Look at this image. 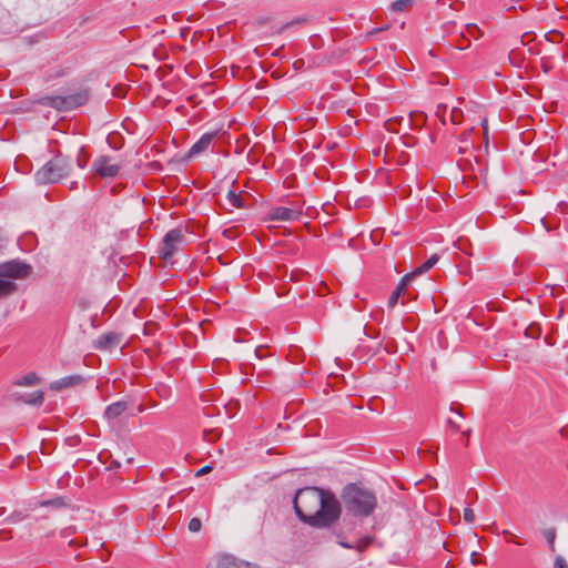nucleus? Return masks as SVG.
I'll use <instances>...</instances> for the list:
<instances>
[{
  "mask_svg": "<svg viewBox=\"0 0 568 568\" xmlns=\"http://www.w3.org/2000/svg\"><path fill=\"white\" fill-rule=\"evenodd\" d=\"M293 504L297 517L316 528L329 527L341 516L337 498L331 491L317 487L300 489Z\"/></svg>",
  "mask_w": 568,
  "mask_h": 568,
  "instance_id": "obj_1",
  "label": "nucleus"
},
{
  "mask_svg": "<svg viewBox=\"0 0 568 568\" xmlns=\"http://www.w3.org/2000/svg\"><path fill=\"white\" fill-rule=\"evenodd\" d=\"M342 500L345 509L358 517H368L377 505L376 497L372 491L355 484H349L344 488Z\"/></svg>",
  "mask_w": 568,
  "mask_h": 568,
  "instance_id": "obj_2",
  "label": "nucleus"
},
{
  "mask_svg": "<svg viewBox=\"0 0 568 568\" xmlns=\"http://www.w3.org/2000/svg\"><path fill=\"white\" fill-rule=\"evenodd\" d=\"M32 268L29 264L18 260L0 264V298H4L17 291L14 280H21L30 275Z\"/></svg>",
  "mask_w": 568,
  "mask_h": 568,
  "instance_id": "obj_3",
  "label": "nucleus"
},
{
  "mask_svg": "<svg viewBox=\"0 0 568 568\" xmlns=\"http://www.w3.org/2000/svg\"><path fill=\"white\" fill-rule=\"evenodd\" d=\"M71 170V160L62 155H57L36 173V180L42 184L55 183L68 176Z\"/></svg>",
  "mask_w": 568,
  "mask_h": 568,
  "instance_id": "obj_4",
  "label": "nucleus"
},
{
  "mask_svg": "<svg viewBox=\"0 0 568 568\" xmlns=\"http://www.w3.org/2000/svg\"><path fill=\"white\" fill-rule=\"evenodd\" d=\"M184 243L185 234L181 229H173L169 231L162 241L160 248L161 257L170 260Z\"/></svg>",
  "mask_w": 568,
  "mask_h": 568,
  "instance_id": "obj_5",
  "label": "nucleus"
},
{
  "mask_svg": "<svg viewBox=\"0 0 568 568\" xmlns=\"http://www.w3.org/2000/svg\"><path fill=\"white\" fill-rule=\"evenodd\" d=\"M87 101L88 94L83 91L65 97H54L51 105L60 111H67L83 105Z\"/></svg>",
  "mask_w": 568,
  "mask_h": 568,
  "instance_id": "obj_6",
  "label": "nucleus"
},
{
  "mask_svg": "<svg viewBox=\"0 0 568 568\" xmlns=\"http://www.w3.org/2000/svg\"><path fill=\"white\" fill-rule=\"evenodd\" d=\"M94 172L101 178H113L118 174L120 166L111 162L108 156H100L92 164Z\"/></svg>",
  "mask_w": 568,
  "mask_h": 568,
  "instance_id": "obj_7",
  "label": "nucleus"
},
{
  "mask_svg": "<svg viewBox=\"0 0 568 568\" xmlns=\"http://www.w3.org/2000/svg\"><path fill=\"white\" fill-rule=\"evenodd\" d=\"M122 342V335L115 332L102 334L94 342V347L101 351H109L118 347Z\"/></svg>",
  "mask_w": 568,
  "mask_h": 568,
  "instance_id": "obj_8",
  "label": "nucleus"
},
{
  "mask_svg": "<svg viewBox=\"0 0 568 568\" xmlns=\"http://www.w3.org/2000/svg\"><path fill=\"white\" fill-rule=\"evenodd\" d=\"M300 215L298 211L284 206L274 207L270 212V219L274 221H295Z\"/></svg>",
  "mask_w": 568,
  "mask_h": 568,
  "instance_id": "obj_9",
  "label": "nucleus"
},
{
  "mask_svg": "<svg viewBox=\"0 0 568 568\" xmlns=\"http://www.w3.org/2000/svg\"><path fill=\"white\" fill-rule=\"evenodd\" d=\"M214 139V133L203 134L190 149L187 156L194 158L205 152Z\"/></svg>",
  "mask_w": 568,
  "mask_h": 568,
  "instance_id": "obj_10",
  "label": "nucleus"
},
{
  "mask_svg": "<svg viewBox=\"0 0 568 568\" xmlns=\"http://www.w3.org/2000/svg\"><path fill=\"white\" fill-rule=\"evenodd\" d=\"M414 278V274H407L405 275L399 283L396 285L394 291L392 292L389 298H388V307L393 308L397 302L398 298L403 295L405 290L407 288L409 282Z\"/></svg>",
  "mask_w": 568,
  "mask_h": 568,
  "instance_id": "obj_11",
  "label": "nucleus"
},
{
  "mask_svg": "<svg viewBox=\"0 0 568 568\" xmlns=\"http://www.w3.org/2000/svg\"><path fill=\"white\" fill-rule=\"evenodd\" d=\"M83 377L81 375H69L59 378L50 384L52 390H62L82 383Z\"/></svg>",
  "mask_w": 568,
  "mask_h": 568,
  "instance_id": "obj_12",
  "label": "nucleus"
},
{
  "mask_svg": "<svg viewBox=\"0 0 568 568\" xmlns=\"http://www.w3.org/2000/svg\"><path fill=\"white\" fill-rule=\"evenodd\" d=\"M128 408V405L123 400L115 402L105 408L104 416L109 422L116 419Z\"/></svg>",
  "mask_w": 568,
  "mask_h": 568,
  "instance_id": "obj_13",
  "label": "nucleus"
},
{
  "mask_svg": "<svg viewBox=\"0 0 568 568\" xmlns=\"http://www.w3.org/2000/svg\"><path fill=\"white\" fill-rule=\"evenodd\" d=\"M23 403L39 406L43 403V392L36 390L33 393L27 394L26 396L19 397Z\"/></svg>",
  "mask_w": 568,
  "mask_h": 568,
  "instance_id": "obj_14",
  "label": "nucleus"
},
{
  "mask_svg": "<svg viewBox=\"0 0 568 568\" xmlns=\"http://www.w3.org/2000/svg\"><path fill=\"white\" fill-rule=\"evenodd\" d=\"M216 568H240V566L233 556L223 555L217 558Z\"/></svg>",
  "mask_w": 568,
  "mask_h": 568,
  "instance_id": "obj_15",
  "label": "nucleus"
},
{
  "mask_svg": "<svg viewBox=\"0 0 568 568\" xmlns=\"http://www.w3.org/2000/svg\"><path fill=\"white\" fill-rule=\"evenodd\" d=\"M437 262H438V256L437 255H432L427 261H425L420 266H418L410 274H414V277H415L416 275L426 273L430 268H433Z\"/></svg>",
  "mask_w": 568,
  "mask_h": 568,
  "instance_id": "obj_16",
  "label": "nucleus"
},
{
  "mask_svg": "<svg viewBox=\"0 0 568 568\" xmlns=\"http://www.w3.org/2000/svg\"><path fill=\"white\" fill-rule=\"evenodd\" d=\"M39 381H40V378L38 377V375L36 373H29V374L24 375L23 377H21L19 381H17L16 385L33 386V385L38 384Z\"/></svg>",
  "mask_w": 568,
  "mask_h": 568,
  "instance_id": "obj_17",
  "label": "nucleus"
},
{
  "mask_svg": "<svg viewBox=\"0 0 568 568\" xmlns=\"http://www.w3.org/2000/svg\"><path fill=\"white\" fill-rule=\"evenodd\" d=\"M542 536L547 540L549 549L551 551H555V539H556V536H557L556 529L554 527L545 528L542 530Z\"/></svg>",
  "mask_w": 568,
  "mask_h": 568,
  "instance_id": "obj_18",
  "label": "nucleus"
},
{
  "mask_svg": "<svg viewBox=\"0 0 568 568\" xmlns=\"http://www.w3.org/2000/svg\"><path fill=\"white\" fill-rule=\"evenodd\" d=\"M413 0H396L392 3L394 12H402L413 4Z\"/></svg>",
  "mask_w": 568,
  "mask_h": 568,
  "instance_id": "obj_19",
  "label": "nucleus"
},
{
  "mask_svg": "<svg viewBox=\"0 0 568 568\" xmlns=\"http://www.w3.org/2000/svg\"><path fill=\"white\" fill-rule=\"evenodd\" d=\"M26 519V515L21 510H14L12 514H10L6 519L4 523L7 524H17L19 521H22Z\"/></svg>",
  "mask_w": 568,
  "mask_h": 568,
  "instance_id": "obj_20",
  "label": "nucleus"
},
{
  "mask_svg": "<svg viewBox=\"0 0 568 568\" xmlns=\"http://www.w3.org/2000/svg\"><path fill=\"white\" fill-rule=\"evenodd\" d=\"M372 537H364L355 544L354 549H356L358 552H362L372 544Z\"/></svg>",
  "mask_w": 568,
  "mask_h": 568,
  "instance_id": "obj_21",
  "label": "nucleus"
},
{
  "mask_svg": "<svg viewBox=\"0 0 568 568\" xmlns=\"http://www.w3.org/2000/svg\"><path fill=\"white\" fill-rule=\"evenodd\" d=\"M64 504L61 498L49 499L40 503L41 507H61Z\"/></svg>",
  "mask_w": 568,
  "mask_h": 568,
  "instance_id": "obj_22",
  "label": "nucleus"
},
{
  "mask_svg": "<svg viewBox=\"0 0 568 568\" xmlns=\"http://www.w3.org/2000/svg\"><path fill=\"white\" fill-rule=\"evenodd\" d=\"M201 527H202V523L199 518H192L189 523V530L192 532L200 531Z\"/></svg>",
  "mask_w": 568,
  "mask_h": 568,
  "instance_id": "obj_23",
  "label": "nucleus"
},
{
  "mask_svg": "<svg viewBox=\"0 0 568 568\" xmlns=\"http://www.w3.org/2000/svg\"><path fill=\"white\" fill-rule=\"evenodd\" d=\"M229 199L233 206H236V207L242 206L241 197L239 195H236L234 192H232V191L229 192Z\"/></svg>",
  "mask_w": 568,
  "mask_h": 568,
  "instance_id": "obj_24",
  "label": "nucleus"
},
{
  "mask_svg": "<svg viewBox=\"0 0 568 568\" xmlns=\"http://www.w3.org/2000/svg\"><path fill=\"white\" fill-rule=\"evenodd\" d=\"M475 519V515L471 508L467 507L464 509V520L471 524Z\"/></svg>",
  "mask_w": 568,
  "mask_h": 568,
  "instance_id": "obj_25",
  "label": "nucleus"
},
{
  "mask_svg": "<svg viewBox=\"0 0 568 568\" xmlns=\"http://www.w3.org/2000/svg\"><path fill=\"white\" fill-rule=\"evenodd\" d=\"M156 390H158L159 396L162 398H169L170 393H171L170 388L166 386H163V385L158 387Z\"/></svg>",
  "mask_w": 568,
  "mask_h": 568,
  "instance_id": "obj_26",
  "label": "nucleus"
},
{
  "mask_svg": "<svg viewBox=\"0 0 568 568\" xmlns=\"http://www.w3.org/2000/svg\"><path fill=\"white\" fill-rule=\"evenodd\" d=\"M555 568H568V565L564 557L557 556L555 559Z\"/></svg>",
  "mask_w": 568,
  "mask_h": 568,
  "instance_id": "obj_27",
  "label": "nucleus"
},
{
  "mask_svg": "<svg viewBox=\"0 0 568 568\" xmlns=\"http://www.w3.org/2000/svg\"><path fill=\"white\" fill-rule=\"evenodd\" d=\"M448 424H449V426H450L453 429H455V430H460V429H462V427H460V425L457 423V420H455V419H453V418H449V419H448Z\"/></svg>",
  "mask_w": 568,
  "mask_h": 568,
  "instance_id": "obj_28",
  "label": "nucleus"
},
{
  "mask_svg": "<svg viewBox=\"0 0 568 568\" xmlns=\"http://www.w3.org/2000/svg\"><path fill=\"white\" fill-rule=\"evenodd\" d=\"M338 544H339L342 547L347 548V549H354V547H355V545L349 544V542L344 541V540L338 541Z\"/></svg>",
  "mask_w": 568,
  "mask_h": 568,
  "instance_id": "obj_29",
  "label": "nucleus"
},
{
  "mask_svg": "<svg viewBox=\"0 0 568 568\" xmlns=\"http://www.w3.org/2000/svg\"><path fill=\"white\" fill-rule=\"evenodd\" d=\"M338 544H339L342 547L347 548V549H354V547H355V545L349 544V542L344 541V540L338 541Z\"/></svg>",
  "mask_w": 568,
  "mask_h": 568,
  "instance_id": "obj_30",
  "label": "nucleus"
},
{
  "mask_svg": "<svg viewBox=\"0 0 568 568\" xmlns=\"http://www.w3.org/2000/svg\"><path fill=\"white\" fill-rule=\"evenodd\" d=\"M211 470V466H204L202 467L197 473L196 475L200 476V475H204L206 473H209Z\"/></svg>",
  "mask_w": 568,
  "mask_h": 568,
  "instance_id": "obj_31",
  "label": "nucleus"
},
{
  "mask_svg": "<svg viewBox=\"0 0 568 568\" xmlns=\"http://www.w3.org/2000/svg\"><path fill=\"white\" fill-rule=\"evenodd\" d=\"M468 32L473 34L474 31H478V28L475 24L467 26Z\"/></svg>",
  "mask_w": 568,
  "mask_h": 568,
  "instance_id": "obj_32",
  "label": "nucleus"
},
{
  "mask_svg": "<svg viewBox=\"0 0 568 568\" xmlns=\"http://www.w3.org/2000/svg\"><path fill=\"white\" fill-rule=\"evenodd\" d=\"M387 28H388V27H383V28L374 29V30H372V31L369 32V34H375V33H377V32H381V31H383V30H386Z\"/></svg>",
  "mask_w": 568,
  "mask_h": 568,
  "instance_id": "obj_33",
  "label": "nucleus"
},
{
  "mask_svg": "<svg viewBox=\"0 0 568 568\" xmlns=\"http://www.w3.org/2000/svg\"><path fill=\"white\" fill-rule=\"evenodd\" d=\"M77 163H78V166L81 169H83L85 166V161L81 160L80 158H78Z\"/></svg>",
  "mask_w": 568,
  "mask_h": 568,
  "instance_id": "obj_34",
  "label": "nucleus"
},
{
  "mask_svg": "<svg viewBox=\"0 0 568 568\" xmlns=\"http://www.w3.org/2000/svg\"><path fill=\"white\" fill-rule=\"evenodd\" d=\"M481 125L485 130V133L487 132V120H483Z\"/></svg>",
  "mask_w": 568,
  "mask_h": 568,
  "instance_id": "obj_35",
  "label": "nucleus"
},
{
  "mask_svg": "<svg viewBox=\"0 0 568 568\" xmlns=\"http://www.w3.org/2000/svg\"><path fill=\"white\" fill-rule=\"evenodd\" d=\"M452 412H454L458 417H460V418L463 417V415H462L458 410H454V409L452 408Z\"/></svg>",
  "mask_w": 568,
  "mask_h": 568,
  "instance_id": "obj_36",
  "label": "nucleus"
},
{
  "mask_svg": "<svg viewBox=\"0 0 568 568\" xmlns=\"http://www.w3.org/2000/svg\"><path fill=\"white\" fill-rule=\"evenodd\" d=\"M4 513H6V508L4 507L0 508V516L3 515Z\"/></svg>",
  "mask_w": 568,
  "mask_h": 568,
  "instance_id": "obj_37",
  "label": "nucleus"
},
{
  "mask_svg": "<svg viewBox=\"0 0 568 568\" xmlns=\"http://www.w3.org/2000/svg\"><path fill=\"white\" fill-rule=\"evenodd\" d=\"M75 185H77V183H75V182H73V183L71 184L70 189H71V190H73V189L75 187Z\"/></svg>",
  "mask_w": 568,
  "mask_h": 568,
  "instance_id": "obj_38",
  "label": "nucleus"
},
{
  "mask_svg": "<svg viewBox=\"0 0 568 568\" xmlns=\"http://www.w3.org/2000/svg\"><path fill=\"white\" fill-rule=\"evenodd\" d=\"M455 113H456V110H455V109H453V110H452L453 119H455Z\"/></svg>",
  "mask_w": 568,
  "mask_h": 568,
  "instance_id": "obj_39",
  "label": "nucleus"
},
{
  "mask_svg": "<svg viewBox=\"0 0 568 568\" xmlns=\"http://www.w3.org/2000/svg\"><path fill=\"white\" fill-rule=\"evenodd\" d=\"M290 24H291V23L284 24V26L281 28V30H283V29L287 28Z\"/></svg>",
  "mask_w": 568,
  "mask_h": 568,
  "instance_id": "obj_40",
  "label": "nucleus"
},
{
  "mask_svg": "<svg viewBox=\"0 0 568 568\" xmlns=\"http://www.w3.org/2000/svg\"><path fill=\"white\" fill-rule=\"evenodd\" d=\"M258 352H260V349H258V348H256V349H255V354H256V356H258V357H260Z\"/></svg>",
  "mask_w": 568,
  "mask_h": 568,
  "instance_id": "obj_41",
  "label": "nucleus"
}]
</instances>
